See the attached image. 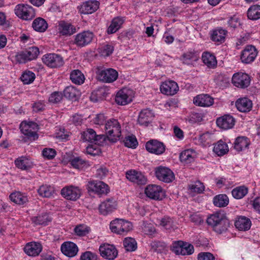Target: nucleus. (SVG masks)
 I'll return each instance as SVG.
<instances>
[{
  "instance_id": "nucleus-1",
  "label": "nucleus",
  "mask_w": 260,
  "mask_h": 260,
  "mask_svg": "<svg viewBox=\"0 0 260 260\" xmlns=\"http://www.w3.org/2000/svg\"><path fill=\"white\" fill-rule=\"evenodd\" d=\"M206 221L208 225L218 234H222L226 231L230 224L225 214L221 211L209 215Z\"/></svg>"
},
{
  "instance_id": "nucleus-2",
  "label": "nucleus",
  "mask_w": 260,
  "mask_h": 260,
  "mask_svg": "<svg viewBox=\"0 0 260 260\" xmlns=\"http://www.w3.org/2000/svg\"><path fill=\"white\" fill-rule=\"evenodd\" d=\"M105 131L107 139L111 142H115L121 136V124L117 119H110L105 122Z\"/></svg>"
},
{
  "instance_id": "nucleus-3",
  "label": "nucleus",
  "mask_w": 260,
  "mask_h": 260,
  "mask_svg": "<svg viewBox=\"0 0 260 260\" xmlns=\"http://www.w3.org/2000/svg\"><path fill=\"white\" fill-rule=\"evenodd\" d=\"M133 224L130 221L122 219L116 218L111 221L110 229L112 232L124 235L133 229Z\"/></svg>"
},
{
  "instance_id": "nucleus-4",
  "label": "nucleus",
  "mask_w": 260,
  "mask_h": 260,
  "mask_svg": "<svg viewBox=\"0 0 260 260\" xmlns=\"http://www.w3.org/2000/svg\"><path fill=\"white\" fill-rule=\"evenodd\" d=\"M86 187L89 193H93L99 197L106 196L110 192L108 185L99 180L89 181Z\"/></svg>"
},
{
  "instance_id": "nucleus-5",
  "label": "nucleus",
  "mask_w": 260,
  "mask_h": 260,
  "mask_svg": "<svg viewBox=\"0 0 260 260\" xmlns=\"http://www.w3.org/2000/svg\"><path fill=\"white\" fill-rule=\"evenodd\" d=\"M16 15L19 18L24 20H30L36 16L35 10L27 4H18L14 9Z\"/></svg>"
},
{
  "instance_id": "nucleus-6",
  "label": "nucleus",
  "mask_w": 260,
  "mask_h": 260,
  "mask_svg": "<svg viewBox=\"0 0 260 260\" xmlns=\"http://www.w3.org/2000/svg\"><path fill=\"white\" fill-rule=\"evenodd\" d=\"M21 133L31 140L38 139L37 132L39 129L38 125L32 121H22L20 125Z\"/></svg>"
},
{
  "instance_id": "nucleus-7",
  "label": "nucleus",
  "mask_w": 260,
  "mask_h": 260,
  "mask_svg": "<svg viewBox=\"0 0 260 260\" xmlns=\"http://www.w3.org/2000/svg\"><path fill=\"white\" fill-rule=\"evenodd\" d=\"M96 74L98 79L105 83H112L118 78V72L114 69H107L101 67L96 68Z\"/></svg>"
},
{
  "instance_id": "nucleus-8",
  "label": "nucleus",
  "mask_w": 260,
  "mask_h": 260,
  "mask_svg": "<svg viewBox=\"0 0 260 260\" xmlns=\"http://www.w3.org/2000/svg\"><path fill=\"white\" fill-rule=\"evenodd\" d=\"M135 97V92L129 88H123L119 90L115 96V102L124 106L131 103Z\"/></svg>"
},
{
  "instance_id": "nucleus-9",
  "label": "nucleus",
  "mask_w": 260,
  "mask_h": 260,
  "mask_svg": "<svg viewBox=\"0 0 260 260\" xmlns=\"http://www.w3.org/2000/svg\"><path fill=\"white\" fill-rule=\"evenodd\" d=\"M171 249L177 255H191L194 252V247L192 244L182 241L173 242Z\"/></svg>"
},
{
  "instance_id": "nucleus-10",
  "label": "nucleus",
  "mask_w": 260,
  "mask_h": 260,
  "mask_svg": "<svg viewBox=\"0 0 260 260\" xmlns=\"http://www.w3.org/2000/svg\"><path fill=\"white\" fill-rule=\"evenodd\" d=\"M145 193L147 197L154 200H161L166 197L165 190L160 185L155 184L147 186Z\"/></svg>"
},
{
  "instance_id": "nucleus-11",
  "label": "nucleus",
  "mask_w": 260,
  "mask_h": 260,
  "mask_svg": "<svg viewBox=\"0 0 260 260\" xmlns=\"http://www.w3.org/2000/svg\"><path fill=\"white\" fill-rule=\"evenodd\" d=\"M43 62L50 68H57L62 67L64 64L63 58L56 53H48L43 56Z\"/></svg>"
},
{
  "instance_id": "nucleus-12",
  "label": "nucleus",
  "mask_w": 260,
  "mask_h": 260,
  "mask_svg": "<svg viewBox=\"0 0 260 260\" xmlns=\"http://www.w3.org/2000/svg\"><path fill=\"white\" fill-rule=\"evenodd\" d=\"M155 176L158 180L165 183L172 182L175 179L173 172L169 168L159 166L155 169Z\"/></svg>"
},
{
  "instance_id": "nucleus-13",
  "label": "nucleus",
  "mask_w": 260,
  "mask_h": 260,
  "mask_svg": "<svg viewBox=\"0 0 260 260\" xmlns=\"http://www.w3.org/2000/svg\"><path fill=\"white\" fill-rule=\"evenodd\" d=\"M232 83L236 87L245 88L250 85V78L245 73L237 72L234 74L232 76Z\"/></svg>"
},
{
  "instance_id": "nucleus-14",
  "label": "nucleus",
  "mask_w": 260,
  "mask_h": 260,
  "mask_svg": "<svg viewBox=\"0 0 260 260\" xmlns=\"http://www.w3.org/2000/svg\"><path fill=\"white\" fill-rule=\"evenodd\" d=\"M94 38V34L89 30H85L75 36L74 44L79 47H85L89 44Z\"/></svg>"
},
{
  "instance_id": "nucleus-15",
  "label": "nucleus",
  "mask_w": 260,
  "mask_h": 260,
  "mask_svg": "<svg viewBox=\"0 0 260 260\" xmlns=\"http://www.w3.org/2000/svg\"><path fill=\"white\" fill-rule=\"evenodd\" d=\"M99 5L100 3L97 1H87L79 5L77 10L81 15L91 14L98 10Z\"/></svg>"
},
{
  "instance_id": "nucleus-16",
  "label": "nucleus",
  "mask_w": 260,
  "mask_h": 260,
  "mask_svg": "<svg viewBox=\"0 0 260 260\" xmlns=\"http://www.w3.org/2000/svg\"><path fill=\"white\" fill-rule=\"evenodd\" d=\"M117 207V202L114 199H107L100 203L98 209L101 215L107 216L113 212Z\"/></svg>"
},
{
  "instance_id": "nucleus-17",
  "label": "nucleus",
  "mask_w": 260,
  "mask_h": 260,
  "mask_svg": "<svg viewBox=\"0 0 260 260\" xmlns=\"http://www.w3.org/2000/svg\"><path fill=\"white\" fill-rule=\"evenodd\" d=\"M61 194L67 200L76 201L80 197L82 190L78 186L70 185L63 187L61 190Z\"/></svg>"
},
{
  "instance_id": "nucleus-18",
  "label": "nucleus",
  "mask_w": 260,
  "mask_h": 260,
  "mask_svg": "<svg viewBox=\"0 0 260 260\" xmlns=\"http://www.w3.org/2000/svg\"><path fill=\"white\" fill-rule=\"evenodd\" d=\"M257 55V51L256 48L252 45L246 46L241 54V61L244 63L252 62Z\"/></svg>"
},
{
  "instance_id": "nucleus-19",
  "label": "nucleus",
  "mask_w": 260,
  "mask_h": 260,
  "mask_svg": "<svg viewBox=\"0 0 260 260\" xmlns=\"http://www.w3.org/2000/svg\"><path fill=\"white\" fill-rule=\"evenodd\" d=\"M159 88L162 94L167 95H173L179 90L177 83L173 80H166L162 82Z\"/></svg>"
},
{
  "instance_id": "nucleus-20",
  "label": "nucleus",
  "mask_w": 260,
  "mask_h": 260,
  "mask_svg": "<svg viewBox=\"0 0 260 260\" xmlns=\"http://www.w3.org/2000/svg\"><path fill=\"white\" fill-rule=\"evenodd\" d=\"M57 33L59 36H71L76 31V28L75 26L71 23L64 21H61L58 22L56 26Z\"/></svg>"
},
{
  "instance_id": "nucleus-21",
  "label": "nucleus",
  "mask_w": 260,
  "mask_h": 260,
  "mask_svg": "<svg viewBox=\"0 0 260 260\" xmlns=\"http://www.w3.org/2000/svg\"><path fill=\"white\" fill-rule=\"evenodd\" d=\"M99 251L101 255L107 259L113 260L117 255V251L112 245L104 244L100 246Z\"/></svg>"
},
{
  "instance_id": "nucleus-22",
  "label": "nucleus",
  "mask_w": 260,
  "mask_h": 260,
  "mask_svg": "<svg viewBox=\"0 0 260 260\" xmlns=\"http://www.w3.org/2000/svg\"><path fill=\"white\" fill-rule=\"evenodd\" d=\"M154 115L149 109H144L140 112L138 117V123L143 126H147L152 121Z\"/></svg>"
},
{
  "instance_id": "nucleus-23",
  "label": "nucleus",
  "mask_w": 260,
  "mask_h": 260,
  "mask_svg": "<svg viewBox=\"0 0 260 260\" xmlns=\"http://www.w3.org/2000/svg\"><path fill=\"white\" fill-rule=\"evenodd\" d=\"M146 150L152 153L160 155L165 150L164 144L157 140H152L147 142L145 145Z\"/></svg>"
},
{
  "instance_id": "nucleus-24",
  "label": "nucleus",
  "mask_w": 260,
  "mask_h": 260,
  "mask_svg": "<svg viewBox=\"0 0 260 260\" xmlns=\"http://www.w3.org/2000/svg\"><path fill=\"white\" fill-rule=\"evenodd\" d=\"M235 119L231 115L225 114L218 118L216 120L217 126L223 129L232 128L235 125Z\"/></svg>"
},
{
  "instance_id": "nucleus-25",
  "label": "nucleus",
  "mask_w": 260,
  "mask_h": 260,
  "mask_svg": "<svg viewBox=\"0 0 260 260\" xmlns=\"http://www.w3.org/2000/svg\"><path fill=\"white\" fill-rule=\"evenodd\" d=\"M126 177L130 181L138 184H145L147 182L145 176L141 172L135 170L127 171Z\"/></svg>"
},
{
  "instance_id": "nucleus-26",
  "label": "nucleus",
  "mask_w": 260,
  "mask_h": 260,
  "mask_svg": "<svg viewBox=\"0 0 260 260\" xmlns=\"http://www.w3.org/2000/svg\"><path fill=\"white\" fill-rule=\"evenodd\" d=\"M81 139L84 141L98 143L101 140H104L105 136L101 135H98L93 129L89 128L81 133Z\"/></svg>"
},
{
  "instance_id": "nucleus-27",
  "label": "nucleus",
  "mask_w": 260,
  "mask_h": 260,
  "mask_svg": "<svg viewBox=\"0 0 260 260\" xmlns=\"http://www.w3.org/2000/svg\"><path fill=\"white\" fill-rule=\"evenodd\" d=\"M60 249L64 255L70 257L76 255L78 252L76 244L70 241L63 242L61 245Z\"/></svg>"
},
{
  "instance_id": "nucleus-28",
  "label": "nucleus",
  "mask_w": 260,
  "mask_h": 260,
  "mask_svg": "<svg viewBox=\"0 0 260 260\" xmlns=\"http://www.w3.org/2000/svg\"><path fill=\"white\" fill-rule=\"evenodd\" d=\"M235 106L239 111L248 112L252 108V102L248 98H240L236 101Z\"/></svg>"
},
{
  "instance_id": "nucleus-29",
  "label": "nucleus",
  "mask_w": 260,
  "mask_h": 260,
  "mask_svg": "<svg viewBox=\"0 0 260 260\" xmlns=\"http://www.w3.org/2000/svg\"><path fill=\"white\" fill-rule=\"evenodd\" d=\"M42 250V245L40 243L35 242L28 243L24 248L25 253L31 256L38 255Z\"/></svg>"
},
{
  "instance_id": "nucleus-30",
  "label": "nucleus",
  "mask_w": 260,
  "mask_h": 260,
  "mask_svg": "<svg viewBox=\"0 0 260 260\" xmlns=\"http://www.w3.org/2000/svg\"><path fill=\"white\" fill-rule=\"evenodd\" d=\"M250 144L249 138L245 136L237 137L234 143V148L238 152L244 151L248 149Z\"/></svg>"
},
{
  "instance_id": "nucleus-31",
  "label": "nucleus",
  "mask_w": 260,
  "mask_h": 260,
  "mask_svg": "<svg viewBox=\"0 0 260 260\" xmlns=\"http://www.w3.org/2000/svg\"><path fill=\"white\" fill-rule=\"evenodd\" d=\"M213 103L214 99L207 94H200L193 99V103L201 107H210Z\"/></svg>"
},
{
  "instance_id": "nucleus-32",
  "label": "nucleus",
  "mask_w": 260,
  "mask_h": 260,
  "mask_svg": "<svg viewBox=\"0 0 260 260\" xmlns=\"http://www.w3.org/2000/svg\"><path fill=\"white\" fill-rule=\"evenodd\" d=\"M197 156V152L193 149H187L182 151L180 154V161L185 164L193 162Z\"/></svg>"
},
{
  "instance_id": "nucleus-33",
  "label": "nucleus",
  "mask_w": 260,
  "mask_h": 260,
  "mask_svg": "<svg viewBox=\"0 0 260 260\" xmlns=\"http://www.w3.org/2000/svg\"><path fill=\"white\" fill-rule=\"evenodd\" d=\"M16 166L22 170H26L32 168L34 166L32 160L29 157L21 156L15 160Z\"/></svg>"
},
{
  "instance_id": "nucleus-34",
  "label": "nucleus",
  "mask_w": 260,
  "mask_h": 260,
  "mask_svg": "<svg viewBox=\"0 0 260 260\" xmlns=\"http://www.w3.org/2000/svg\"><path fill=\"white\" fill-rule=\"evenodd\" d=\"M235 225L238 230L246 231L250 229L251 222L248 218L241 216L237 218L235 222Z\"/></svg>"
},
{
  "instance_id": "nucleus-35",
  "label": "nucleus",
  "mask_w": 260,
  "mask_h": 260,
  "mask_svg": "<svg viewBox=\"0 0 260 260\" xmlns=\"http://www.w3.org/2000/svg\"><path fill=\"white\" fill-rule=\"evenodd\" d=\"M64 96L73 101H77L81 95V92L73 86L66 87L63 90Z\"/></svg>"
},
{
  "instance_id": "nucleus-36",
  "label": "nucleus",
  "mask_w": 260,
  "mask_h": 260,
  "mask_svg": "<svg viewBox=\"0 0 260 260\" xmlns=\"http://www.w3.org/2000/svg\"><path fill=\"white\" fill-rule=\"evenodd\" d=\"M229 151L227 143L222 140L218 141L214 144L213 152L218 156H221L226 154Z\"/></svg>"
},
{
  "instance_id": "nucleus-37",
  "label": "nucleus",
  "mask_w": 260,
  "mask_h": 260,
  "mask_svg": "<svg viewBox=\"0 0 260 260\" xmlns=\"http://www.w3.org/2000/svg\"><path fill=\"white\" fill-rule=\"evenodd\" d=\"M199 58V53L194 50H189L184 53L182 56V61L187 64H193Z\"/></svg>"
},
{
  "instance_id": "nucleus-38",
  "label": "nucleus",
  "mask_w": 260,
  "mask_h": 260,
  "mask_svg": "<svg viewBox=\"0 0 260 260\" xmlns=\"http://www.w3.org/2000/svg\"><path fill=\"white\" fill-rule=\"evenodd\" d=\"M196 139L199 145L203 147H207L209 146L214 141V136L211 133L207 132L200 135Z\"/></svg>"
},
{
  "instance_id": "nucleus-39",
  "label": "nucleus",
  "mask_w": 260,
  "mask_h": 260,
  "mask_svg": "<svg viewBox=\"0 0 260 260\" xmlns=\"http://www.w3.org/2000/svg\"><path fill=\"white\" fill-rule=\"evenodd\" d=\"M202 59L203 63L209 68H214L217 66L215 56L210 52H204L202 54Z\"/></svg>"
},
{
  "instance_id": "nucleus-40",
  "label": "nucleus",
  "mask_w": 260,
  "mask_h": 260,
  "mask_svg": "<svg viewBox=\"0 0 260 260\" xmlns=\"http://www.w3.org/2000/svg\"><path fill=\"white\" fill-rule=\"evenodd\" d=\"M34 29L37 31L43 32L48 28V23L46 21L41 17L36 18L32 24Z\"/></svg>"
},
{
  "instance_id": "nucleus-41",
  "label": "nucleus",
  "mask_w": 260,
  "mask_h": 260,
  "mask_svg": "<svg viewBox=\"0 0 260 260\" xmlns=\"http://www.w3.org/2000/svg\"><path fill=\"white\" fill-rule=\"evenodd\" d=\"M10 199L13 202L18 205H23L28 201L26 195L20 191H16L12 193L10 195Z\"/></svg>"
},
{
  "instance_id": "nucleus-42",
  "label": "nucleus",
  "mask_w": 260,
  "mask_h": 260,
  "mask_svg": "<svg viewBox=\"0 0 260 260\" xmlns=\"http://www.w3.org/2000/svg\"><path fill=\"white\" fill-rule=\"evenodd\" d=\"M213 203L216 207H224L229 204V198L225 194H218L213 198Z\"/></svg>"
},
{
  "instance_id": "nucleus-43",
  "label": "nucleus",
  "mask_w": 260,
  "mask_h": 260,
  "mask_svg": "<svg viewBox=\"0 0 260 260\" xmlns=\"http://www.w3.org/2000/svg\"><path fill=\"white\" fill-rule=\"evenodd\" d=\"M85 77L83 74L79 70H74L70 74V79L73 83L81 85L84 82Z\"/></svg>"
},
{
  "instance_id": "nucleus-44",
  "label": "nucleus",
  "mask_w": 260,
  "mask_h": 260,
  "mask_svg": "<svg viewBox=\"0 0 260 260\" xmlns=\"http://www.w3.org/2000/svg\"><path fill=\"white\" fill-rule=\"evenodd\" d=\"M226 31L222 28H218L214 30L212 35V40L215 42L222 43L224 41L226 35Z\"/></svg>"
},
{
  "instance_id": "nucleus-45",
  "label": "nucleus",
  "mask_w": 260,
  "mask_h": 260,
  "mask_svg": "<svg viewBox=\"0 0 260 260\" xmlns=\"http://www.w3.org/2000/svg\"><path fill=\"white\" fill-rule=\"evenodd\" d=\"M123 22V19L121 18L116 17L114 18L108 28V34H112L116 32L120 28Z\"/></svg>"
},
{
  "instance_id": "nucleus-46",
  "label": "nucleus",
  "mask_w": 260,
  "mask_h": 260,
  "mask_svg": "<svg viewBox=\"0 0 260 260\" xmlns=\"http://www.w3.org/2000/svg\"><path fill=\"white\" fill-rule=\"evenodd\" d=\"M54 192L53 187L48 185H42L38 189L39 194L44 198L51 197Z\"/></svg>"
},
{
  "instance_id": "nucleus-47",
  "label": "nucleus",
  "mask_w": 260,
  "mask_h": 260,
  "mask_svg": "<svg viewBox=\"0 0 260 260\" xmlns=\"http://www.w3.org/2000/svg\"><path fill=\"white\" fill-rule=\"evenodd\" d=\"M248 193V188L244 186H240L234 188L232 191L233 197L236 199H241Z\"/></svg>"
},
{
  "instance_id": "nucleus-48",
  "label": "nucleus",
  "mask_w": 260,
  "mask_h": 260,
  "mask_svg": "<svg viewBox=\"0 0 260 260\" xmlns=\"http://www.w3.org/2000/svg\"><path fill=\"white\" fill-rule=\"evenodd\" d=\"M247 17L251 20H256L260 18V6L253 5L251 6L247 11Z\"/></svg>"
},
{
  "instance_id": "nucleus-49",
  "label": "nucleus",
  "mask_w": 260,
  "mask_h": 260,
  "mask_svg": "<svg viewBox=\"0 0 260 260\" xmlns=\"http://www.w3.org/2000/svg\"><path fill=\"white\" fill-rule=\"evenodd\" d=\"M188 189L194 195L203 193L205 190V186L201 182L196 181L188 186Z\"/></svg>"
},
{
  "instance_id": "nucleus-50",
  "label": "nucleus",
  "mask_w": 260,
  "mask_h": 260,
  "mask_svg": "<svg viewBox=\"0 0 260 260\" xmlns=\"http://www.w3.org/2000/svg\"><path fill=\"white\" fill-rule=\"evenodd\" d=\"M32 221L36 224L46 225L51 221V218L45 213L32 217Z\"/></svg>"
},
{
  "instance_id": "nucleus-51",
  "label": "nucleus",
  "mask_w": 260,
  "mask_h": 260,
  "mask_svg": "<svg viewBox=\"0 0 260 260\" xmlns=\"http://www.w3.org/2000/svg\"><path fill=\"white\" fill-rule=\"evenodd\" d=\"M35 74L31 71H25L23 72L20 77L21 81L24 84H29L35 79Z\"/></svg>"
},
{
  "instance_id": "nucleus-52",
  "label": "nucleus",
  "mask_w": 260,
  "mask_h": 260,
  "mask_svg": "<svg viewBox=\"0 0 260 260\" xmlns=\"http://www.w3.org/2000/svg\"><path fill=\"white\" fill-rule=\"evenodd\" d=\"M123 245L126 251H133L137 248V243L136 240L132 238L127 237L123 241Z\"/></svg>"
},
{
  "instance_id": "nucleus-53",
  "label": "nucleus",
  "mask_w": 260,
  "mask_h": 260,
  "mask_svg": "<svg viewBox=\"0 0 260 260\" xmlns=\"http://www.w3.org/2000/svg\"><path fill=\"white\" fill-rule=\"evenodd\" d=\"M70 164L74 168L77 169H83L88 166L87 162L80 157H75L72 159L70 161Z\"/></svg>"
},
{
  "instance_id": "nucleus-54",
  "label": "nucleus",
  "mask_w": 260,
  "mask_h": 260,
  "mask_svg": "<svg viewBox=\"0 0 260 260\" xmlns=\"http://www.w3.org/2000/svg\"><path fill=\"white\" fill-rule=\"evenodd\" d=\"M24 51L28 61L36 59L40 53L39 48L35 46L29 47Z\"/></svg>"
},
{
  "instance_id": "nucleus-55",
  "label": "nucleus",
  "mask_w": 260,
  "mask_h": 260,
  "mask_svg": "<svg viewBox=\"0 0 260 260\" xmlns=\"http://www.w3.org/2000/svg\"><path fill=\"white\" fill-rule=\"evenodd\" d=\"M101 141H100V142ZM100 142L98 143H94V144L89 145L86 147V152L87 154L91 155H98L101 153V149L99 146Z\"/></svg>"
},
{
  "instance_id": "nucleus-56",
  "label": "nucleus",
  "mask_w": 260,
  "mask_h": 260,
  "mask_svg": "<svg viewBox=\"0 0 260 260\" xmlns=\"http://www.w3.org/2000/svg\"><path fill=\"white\" fill-rule=\"evenodd\" d=\"M123 142L126 147L133 149L135 148L138 144L136 137L133 135L126 137Z\"/></svg>"
},
{
  "instance_id": "nucleus-57",
  "label": "nucleus",
  "mask_w": 260,
  "mask_h": 260,
  "mask_svg": "<svg viewBox=\"0 0 260 260\" xmlns=\"http://www.w3.org/2000/svg\"><path fill=\"white\" fill-rule=\"evenodd\" d=\"M157 223L166 229H170L172 226L173 221L171 218L165 216L160 219H157Z\"/></svg>"
},
{
  "instance_id": "nucleus-58",
  "label": "nucleus",
  "mask_w": 260,
  "mask_h": 260,
  "mask_svg": "<svg viewBox=\"0 0 260 260\" xmlns=\"http://www.w3.org/2000/svg\"><path fill=\"white\" fill-rule=\"evenodd\" d=\"M74 232L78 236H84L89 233V228L86 225L80 224L75 228Z\"/></svg>"
},
{
  "instance_id": "nucleus-59",
  "label": "nucleus",
  "mask_w": 260,
  "mask_h": 260,
  "mask_svg": "<svg viewBox=\"0 0 260 260\" xmlns=\"http://www.w3.org/2000/svg\"><path fill=\"white\" fill-rule=\"evenodd\" d=\"M91 123L92 124L99 125L103 124L105 121L106 117L103 114H98L92 116H90Z\"/></svg>"
},
{
  "instance_id": "nucleus-60",
  "label": "nucleus",
  "mask_w": 260,
  "mask_h": 260,
  "mask_svg": "<svg viewBox=\"0 0 260 260\" xmlns=\"http://www.w3.org/2000/svg\"><path fill=\"white\" fill-rule=\"evenodd\" d=\"M113 46L110 45H105L100 48V53L103 56H108L111 54L113 51Z\"/></svg>"
},
{
  "instance_id": "nucleus-61",
  "label": "nucleus",
  "mask_w": 260,
  "mask_h": 260,
  "mask_svg": "<svg viewBox=\"0 0 260 260\" xmlns=\"http://www.w3.org/2000/svg\"><path fill=\"white\" fill-rule=\"evenodd\" d=\"M62 99L61 92L55 91L51 94L49 98V101L52 103H57L61 101Z\"/></svg>"
},
{
  "instance_id": "nucleus-62",
  "label": "nucleus",
  "mask_w": 260,
  "mask_h": 260,
  "mask_svg": "<svg viewBox=\"0 0 260 260\" xmlns=\"http://www.w3.org/2000/svg\"><path fill=\"white\" fill-rule=\"evenodd\" d=\"M42 155L44 157L48 159H51L55 157L56 151L52 148H46L43 150Z\"/></svg>"
},
{
  "instance_id": "nucleus-63",
  "label": "nucleus",
  "mask_w": 260,
  "mask_h": 260,
  "mask_svg": "<svg viewBox=\"0 0 260 260\" xmlns=\"http://www.w3.org/2000/svg\"><path fill=\"white\" fill-rule=\"evenodd\" d=\"M80 260H97V255L91 251H86L81 255Z\"/></svg>"
},
{
  "instance_id": "nucleus-64",
  "label": "nucleus",
  "mask_w": 260,
  "mask_h": 260,
  "mask_svg": "<svg viewBox=\"0 0 260 260\" xmlns=\"http://www.w3.org/2000/svg\"><path fill=\"white\" fill-rule=\"evenodd\" d=\"M198 260H215L213 255L210 252H202L198 254Z\"/></svg>"
}]
</instances>
